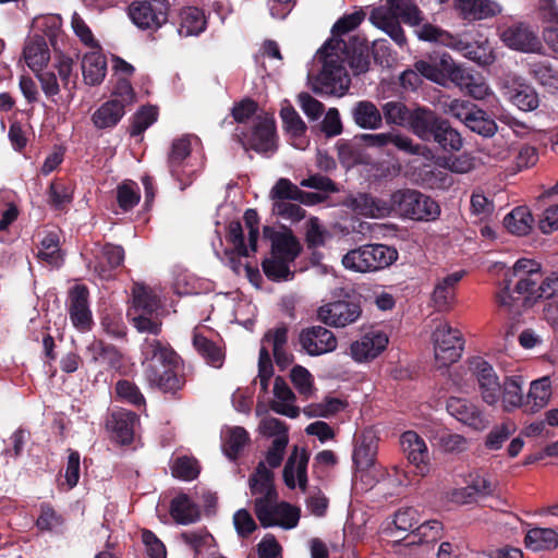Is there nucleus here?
I'll use <instances>...</instances> for the list:
<instances>
[{
	"label": "nucleus",
	"instance_id": "f257e3e1",
	"mask_svg": "<svg viewBox=\"0 0 558 558\" xmlns=\"http://www.w3.org/2000/svg\"><path fill=\"white\" fill-rule=\"evenodd\" d=\"M469 368L484 403L489 407L499 405L506 413L522 409L524 401L522 376L510 375L500 381L493 365L481 356L470 359Z\"/></svg>",
	"mask_w": 558,
	"mask_h": 558
},
{
	"label": "nucleus",
	"instance_id": "f03ea898",
	"mask_svg": "<svg viewBox=\"0 0 558 558\" xmlns=\"http://www.w3.org/2000/svg\"><path fill=\"white\" fill-rule=\"evenodd\" d=\"M345 57V41L341 38H331L319 49L317 59L323 66L316 78V92L336 96L345 94L350 86Z\"/></svg>",
	"mask_w": 558,
	"mask_h": 558
},
{
	"label": "nucleus",
	"instance_id": "7ed1b4c3",
	"mask_svg": "<svg viewBox=\"0 0 558 558\" xmlns=\"http://www.w3.org/2000/svg\"><path fill=\"white\" fill-rule=\"evenodd\" d=\"M399 19L410 26H420L424 21L423 13L411 0H387L386 5L375 8L369 16L374 26L383 29L397 45L403 46L407 39Z\"/></svg>",
	"mask_w": 558,
	"mask_h": 558
},
{
	"label": "nucleus",
	"instance_id": "20e7f679",
	"mask_svg": "<svg viewBox=\"0 0 558 558\" xmlns=\"http://www.w3.org/2000/svg\"><path fill=\"white\" fill-rule=\"evenodd\" d=\"M415 33L421 40L449 47L480 65H489L495 61V54L488 40L471 44L429 23L420 26Z\"/></svg>",
	"mask_w": 558,
	"mask_h": 558
},
{
	"label": "nucleus",
	"instance_id": "39448f33",
	"mask_svg": "<svg viewBox=\"0 0 558 558\" xmlns=\"http://www.w3.org/2000/svg\"><path fill=\"white\" fill-rule=\"evenodd\" d=\"M398 258L396 248L385 244H364L350 250L342 256L345 269L365 274L384 269Z\"/></svg>",
	"mask_w": 558,
	"mask_h": 558
},
{
	"label": "nucleus",
	"instance_id": "423d86ee",
	"mask_svg": "<svg viewBox=\"0 0 558 558\" xmlns=\"http://www.w3.org/2000/svg\"><path fill=\"white\" fill-rule=\"evenodd\" d=\"M135 101L131 83L120 78L110 99L101 104L92 114L90 120L97 130H110L118 125L125 114L126 107Z\"/></svg>",
	"mask_w": 558,
	"mask_h": 558
},
{
	"label": "nucleus",
	"instance_id": "0eeeda50",
	"mask_svg": "<svg viewBox=\"0 0 558 558\" xmlns=\"http://www.w3.org/2000/svg\"><path fill=\"white\" fill-rule=\"evenodd\" d=\"M393 211L413 220H435L440 208L429 196L416 190H398L392 193Z\"/></svg>",
	"mask_w": 558,
	"mask_h": 558
},
{
	"label": "nucleus",
	"instance_id": "6e6552de",
	"mask_svg": "<svg viewBox=\"0 0 558 558\" xmlns=\"http://www.w3.org/2000/svg\"><path fill=\"white\" fill-rule=\"evenodd\" d=\"M434 356L438 368H445L459 361L464 340L459 329L448 323H440L433 332Z\"/></svg>",
	"mask_w": 558,
	"mask_h": 558
},
{
	"label": "nucleus",
	"instance_id": "1a4fd4ad",
	"mask_svg": "<svg viewBox=\"0 0 558 558\" xmlns=\"http://www.w3.org/2000/svg\"><path fill=\"white\" fill-rule=\"evenodd\" d=\"M168 0H134L129 5V16L142 29H158L168 20Z\"/></svg>",
	"mask_w": 558,
	"mask_h": 558
},
{
	"label": "nucleus",
	"instance_id": "9d476101",
	"mask_svg": "<svg viewBox=\"0 0 558 558\" xmlns=\"http://www.w3.org/2000/svg\"><path fill=\"white\" fill-rule=\"evenodd\" d=\"M500 39L506 47L523 53H539L543 44L537 29L529 23L517 22L500 32Z\"/></svg>",
	"mask_w": 558,
	"mask_h": 558
},
{
	"label": "nucleus",
	"instance_id": "9b49d317",
	"mask_svg": "<svg viewBox=\"0 0 558 558\" xmlns=\"http://www.w3.org/2000/svg\"><path fill=\"white\" fill-rule=\"evenodd\" d=\"M362 142L372 148H385L393 145L400 151L412 156H422L428 158L432 154L430 149L424 145L415 144L413 140L398 131L384 133H365L361 135Z\"/></svg>",
	"mask_w": 558,
	"mask_h": 558
},
{
	"label": "nucleus",
	"instance_id": "f8f14e48",
	"mask_svg": "<svg viewBox=\"0 0 558 558\" xmlns=\"http://www.w3.org/2000/svg\"><path fill=\"white\" fill-rule=\"evenodd\" d=\"M256 517L264 527L280 526L286 530L293 529L300 520V510L288 502L271 500L264 506L258 502Z\"/></svg>",
	"mask_w": 558,
	"mask_h": 558
},
{
	"label": "nucleus",
	"instance_id": "ddd939ff",
	"mask_svg": "<svg viewBox=\"0 0 558 558\" xmlns=\"http://www.w3.org/2000/svg\"><path fill=\"white\" fill-rule=\"evenodd\" d=\"M446 409L452 417L473 430H484L489 425L488 416L471 399L450 397L447 400Z\"/></svg>",
	"mask_w": 558,
	"mask_h": 558
},
{
	"label": "nucleus",
	"instance_id": "4468645a",
	"mask_svg": "<svg viewBox=\"0 0 558 558\" xmlns=\"http://www.w3.org/2000/svg\"><path fill=\"white\" fill-rule=\"evenodd\" d=\"M317 315L325 325L343 328L355 323L361 317L362 308L355 302L336 301L320 306Z\"/></svg>",
	"mask_w": 558,
	"mask_h": 558
},
{
	"label": "nucleus",
	"instance_id": "2eb2a0df",
	"mask_svg": "<svg viewBox=\"0 0 558 558\" xmlns=\"http://www.w3.org/2000/svg\"><path fill=\"white\" fill-rule=\"evenodd\" d=\"M88 298V289L83 284H76L69 291L68 312L70 320L82 332L89 331L94 324Z\"/></svg>",
	"mask_w": 558,
	"mask_h": 558
},
{
	"label": "nucleus",
	"instance_id": "dca6fc26",
	"mask_svg": "<svg viewBox=\"0 0 558 558\" xmlns=\"http://www.w3.org/2000/svg\"><path fill=\"white\" fill-rule=\"evenodd\" d=\"M378 449V438L372 430L363 432L356 439L355 447L353 450V462L357 470L365 472L363 476L376 473L381 477L385 475V470H377L375 466V457Z\"/></svg>",
	"mask_w": 558,
	"mask_h": 558
},
{
	"label": "nucleus",
	"instance_id": "f3484780",
	"mask_svg": "<svg viewBox=\"0 0 558 558\" xmlns=\"http://www.w3.org/2000/svg\"><path fill=\"white\" fill-rule=\"evenodd\" d=\"M302 349L310 355L317 356L337 349V338L332 331L323 326H313L300 332Z\"/></svg>",
	"mask_w": 558,
	"mask_h": 558
},
{
	"label": "nucleus",
	"instance_id": "a211bd4d",
	"mask_svg": "<svg viewBox=\"0 0 558 558\" xmlns=\"http://www.w3.org/2000/svg\"><path fill=\"white\" fill-rule=\"evenodd\" d=\"M345 205L354 213L371 218H384L393 211L392 194L388 199H384L371 194L359 193L349 197Z\"/></svg>",
	"mask_w": 558,
	"mask_h": 558
},
{
	"label": "nucleus",
	"instance_id": "6ab92c4d",
	"mask_svg": "<svg viewBox=\"0 0 558 558\" xmlns=\"http://www.w3.org/2000/svg\"><path fill=\"white\" fill-rule=\"evenodd\" d=\"M308 459L305 449L294 447L283 468V481L289 488L294 489L298 486L303 493L306 492Z\"/></svg>",
	"mask_w": 558,
	"mask_h": 558
},
{
	"label": "nucleus",
	"instance_id": "aec40b11",
	"mask_svg": "<svg viewBox=\"0 0 558 558\" xmlns=\"http://www.w3.org/2000/svg\"><path fill=\"white\" fill-rule=\"evenodd\" d=\"M387 344L388 336L379 329H372L351 344L350 354L356 362H366L377 357Z\"/></svg>",
	"mask_w": 558,
	"mask_h": 558
},
{
	"label": "nucleus",
	"instance_id": "412c9836",
	"mask_svg": "<svg viewBox=\"0 0 558 558\" xmlns=\"http://www.w3.org/2000/svg\"><path fill=\"white\" fill-rule=\"evenodd\" d=\"M143 368H148L151 375L155 374L157 365L178 360L175 352L167 342L157 338L147 337L141 345Z\"/></svg>",
	"mask_w": 558,
	"mask_h": 558
},
{
	"label": "nucleus",
	"instance_id": "4be33fe9",
	"mask_svg": "<svg viewBox=\"0 0 558 558\" xmlns=\"http://www.w3.org/2000/svg\"><path fill=\"white\" fill-rule=\"evenodd\" d=\"M251 495L255 496L254 511L258 509V502L266 506L267 502L277 499V492L274 486V474L264 462H259L254 474L248 480Z\"/></svg>",
	"mask_w": 558,
	"mask_h": 558
},
{
	"label": "nucleus",
	"instance_id": "5701e85b",
	"mask_svg": "<svg viewBox=\"0 0 558 558\" xmlns=\"http://www.w3.org/2000/svg\"><path fill=\"white\" fill-rule=\"evenodd\" d=\"M123 260L124 250L122 246L113 244L97 245L95 259L89 262V267H93L101 279L108 280L112 277L113 270L122 265Z\"/></svg>",
	"mask_w": 558,
	"mask_h": 558
},
{
	"label": "nucleus",
	"instance_id": "b1692460",
	"mask_svg": "<svg viewBox=\"0 0 558 558\" xmlns=\"http://www.w3.org/2000/svg\"><path fill=\"white\" fill-rule=\"evenodd\" d=\"M464 277V271H456L438 277L432 293V301L438 312H447L456 300L457 286Z\"/></svg>",
	"mask_w": 558,
	"mask_h": 558
},
{
	"label": "nucleus",
	"instance_id": "393cba45",
	"mask_svg": "<svg viewBox=\"0 0 558 558\" xmlns=\"http://www.w3.org/2000/svg\"><path fill=\"white\" fill-rule=\"evenodd\" d=\"M138 417L128 410L113 411L107 418L106 427L116 441L126 445L134 438V428Z\"/></svg>",
	"mask_w": 558,
	"mask_h": 558
},
{
	"label": "nucleus",
	"instance_id": "a878e982",
	"mask_svg": "<svg viewBox=\"0 0 558 558\" xmlns=\"http://www.w3.org/2000/svg\"><path fill=\"white\" fill-rule=\"evenodd\" d=\"M248 146L257 153H269L276 149V128L272 117H258L254 123Z\"/></svg>",
	"mask_w": 558,
	"mask_h": 558
},
{
	"label": "nucleus",
	"instance_id": "bb28decb",
	"mask_svg": "<svg viewBox=\"0 0 558 558\" xmlns=\"http://www.w3.org/2000/svg\"><path fill=\"white\" fill-rule=\"evenodd\" d=\"M178 360L157 365L155 374L151 375L148 368L144 369V376L147 383L160 389L161 391H177L183 385L182 378L178 375Z\"/></svg>",
	"mask_w": 558,
	"mask_h": 558
},
{
	"label": "nucleus",
	"instance_id": "cd10ccee",
	"mask_svg": "<svg viewBox=\"0 0 558 558\" xmlns=\"http://www.w3.org/2000/svg\"><path fill=\"white\" fill-rule=\"evenodd\" d=\"M403 453L410 463L424 471L429 461V451L425 440L414 430H407L400 437Z\"/></svg>",
	"mask_w": 558,
	"mask_h": 558
},
{
	"label": "nucleus",
	"instance_id": "c85d7f7f",
	"mask_svg": "<svg viewBox=\"0 0 558 558\" xmlns=\"http://www.w3.org/2000/svg\"><path fill=\"white\" fill-rule=\"evenodd\" d=\"M553 389L549 376L532 380L526 396L524 395L522 408L527 413H536L549 403Z\"/></svg>",
	"mask_w": 558,
	"mask_h": 558
},
{
	"label": "nucleus",
	"instance_id": "c756f323",
	"mask_svg": "<svg viewBox=\"0 0 558 558\" xmlns=\"http://www.w3.org/2000/svg\"><path fill=\"white\" fill-rule=\"evenodd\" d=\"M442 119L425 107H416L412 110L407 128H409L422 141H430L433 133Z\"/></svg>",
	"mask_w": 558,
	"mask_h": 558
},
{
	"label": "nucleus",
	"instance_id": "7c9ffc66",
	"mask_svg": "<svg viewBox=\"0 0 558 558\" xmlns=\"http://www.w3.org/2000/svg\"><path fill=\"white\" fill-rule=\"evenodd\" d=\"M23 57L34 73L43 71L50 60V51L45 37L39 35L28 37L23 49Z\"/></svg>",
	"mask_w": 558,
	"mask_h": 558
},
{
	"label": "nucleus",
	"instance_id": "2f4dec72",
	"mask_svg": "<svg viewBox=\"0 0 558 558\" xmlns=\"http://www.w3.org/2000/svg\"><path fill=\"white\" fill-rule=\"evenodd\" d=\"M456 8L463 19L480 21L500 13L501 8L492 0H456Z\"/></svg>",
	"mask_w": 558,
	"mask_h": 558
},
{
	"label": "nucleus",
	"instance_id": "473e14b6",
	"mask_svg": "<svg viewBox=\"0 0 558 558\" xmlns=\"http://www.w3.org/2000/svg\"><path fill=\"white\" fill-rule=\"evenodd\" d=\"M354 123L363 130H377L383 125V116L376 105L369 100H360L351 108Z\"/></svg>",
	"mask_w": 558,
	"mask_h": 558
},
{
	"label": "nucleus",
	"instance_id": "72a5a7b5",
	"mask_svg": "<svg viewBox=\"0 0 558 558\" xmlns=\"http://www.w3.org/2000/svg\"><path fill=\"white\" fill-rule=\"evenodd\" d=\"M274 395L276 400L271 403V410L278 414L286 415L290 418L299 416V408L293 405L295 396L284 379L277 377L274 385Z\"/></svg>",
	"mask_w": 558,
	"mask_h": 558
},
{
	"label": "nucleus",
	"instance_id": "f704fd0d",
	"mask_svg": "<svg viewBox=\"0 0 558 558\" xmlns=\"http://www.w3.org/2000/svg\"><path fill=\"white\" fill-rule=\"evenodd\" d=\"M82 72L87 85H99L107 72L106 57L99 50L85 53L82 59Z\"/></svg>",
	"mask_w": 558,
	"mask_h": 558
},
{
	"label": "nucleus",
	"instance_id": "c9c22d12",
	"mask_svg": "<svg viewBox=\"0 0 558 558\" xmlns=\"http://www.w3.org/2000/svg\"><path fill=\"white\" fill-rule=\"evenodd\" d=\"M508 99L522 111H533L539 106V97L536 89L526 83H518L508 88Z\"/></svg>",
	"mask_w": 558,
	"mask_h": 558
},
{
	"label": "nucleus",
	"instance_id": "e433bc0d",
	"mask_svg": "<svg viewBox=\"0 0 558 558\" xmlns=\"http://www.w3.org/2000/svg\"><path fill=\"white\" fill-rule=\"evenodd\" d=\"M170 514L177 523L191 524L196 522L199 517V508L185 494H180L172 499Z\"/></svg>",
	"mask_w": 558,
	"mask_h": 558
},
{
	"label": "nucleus",
	"instance_id": "4c0bfd02",
	"mask_svg": "<svg viewBox=\"0 0 558 558\" xmlns=\"http://www.w3.org/2000/svg\"><path fill=\"white\" fill-rule=\"evenodd\" d=\"M530 76L545 87L558 88V68L548 59L532 60L527 63Z\"/></svg>",
	"mask_w": 558,
	"mask_h": 558
},
{
	"label": "nucleus",
	"instance_id": "58836bf2",
	"mask_svg": "<svg viewBox=\"0 0 558 558\" xmlns=\"http://www.w3.org/2000/svg\"><path fill=\"white\" fill-rule=\"evenodd\" d=\"M432 140L446 153L459 151L463 147L461 134L444 119L435 129Z\"/></svg>",
	"mask_w": 558,
	"mask_h": 558
},
{
	"label": "nucleus",
	"instance_id": "ea45409f",
	"mask_svg": "<svg viewBox=\"0 0 558 558\" xmlns=\"http://www.w3.org/2000/svg\"><path fill=\"white\" fill-rule=\"evenodd\" d=\"M284 130L293 138V145L296 148H304L305 140L303 135L306 131V125L300 114L291 106H286L280 111Z\"/></svg>",
	"mask_w": 558,
	"mask_h": 558
},
{
	"label": "nucleus",
	"instance_id": "a19ab883",
	"mask_svg": "<svg viewBox=\"0 0 558 558\" xmlns=\"http://www.w3.org/2000/svg\"><path fill=\"white\" fill-rule=\"evenodd\" d=\"M191 154V142L189 137L183 136L172 142L170 153L168 155V167L171 175L177 180H181L180 169L185 166V160Z\"/></svg>",
	"mask_w": 558,
	"mask_h": 558
},
{
	"label": "nucleus",
	"instance_id": "79ce46f5",
	"mask_svg": "<svg viewBox=\"0 0 558 558\" xmlns=\"http://www.w3.org/2000/svg\"><path fill=\"white\" fill-rule=\"evenodd\" d=\"M300 244L290 232H277L271 239V254L294 262L300 253Z\"/></svg>",
	"mask_w": 558,
	"mask_h": 558
},
{
	"label": "nucleus",
	"instance_id": "37998d69",
	"mask_svg": "<svg viewBox=\"0 0 558 558\" xmlns=\"http://www.w3.org/2000/svg\"><path fill=\"white\" fill-rule=\"evenodd\" d=\"M193 345L198 354L207 362V364L219 368L223 364L225 353L221 348L206 337L194 333Z\"/></svg>",
	"mask_w": 558,
	"mask_h": 558
},
{
	"label": "nucleus",
	"instance_id": "c03bdc74",
	"mask_svg": "<svg viewBox=\"0 0 558 558\" xmlns=\"http://www.w3.org/2000/svg\"><path fill=\"white\" fill-rule=\"evenodd\" d=\"M527 548L539 551L558 546V533L553 529L534 527L525 536Z\"/></svg>",
	"mask_w": 558,
	"mask_h": 558
},
{
	"label": "nucleus",
	"instance_id": "a18cd8bd",
	"mask_svg": "<svg viewBox=\"0 0 558 558\" xmlns=\"http://www.w3.org/2000/svg\"><path fill=\"white\" fill-rule=\"evenodd\" d=\"M504 223L509 232L526 235L532 229L533 217L526 207L520 206L505 217Z\"/></svg>",
	"mask_w": 558,
	"mask_h": 558
},
{
	"label": "nucleus",
	"instance_id": "49530a36",
	"mask_svg": "<svg viewBox=\"0 0 558 558\" xmlns=\"http://www.w3.org/2000/svg\"><path fill=\"white\" fill-rule=\"evenodd\" d=\"M206 20L202 10L190 7L181 12L180 33L185 36L198 35L205 29Z\"/></svg>",
	"mask_w": 558,
	"mask_h": 558
},
{
	"label": "nucleus",
	"instance_id": "de8ad7c7",
	"mask_svg": "<svg viewBox=\"0 0 558 558\" xmlns=\"http://www.w3.org/2000/svg\"><path fill=\"white\" fill-rule=\"evenodd\" d=\"M291 260H286L271 254V257L263 262V270L268 279L272 281H288L294 276L290 270Z\"/></svg>",
	"mask_w": 558,
	"mask_h": 558
},
{
	"label": "nucleus",
	"instance_id": "09e8293b",
	"mask_svg": "<svg viewBox=\"0 0 558 558\" xmlns=\"http://www.w3.org/2000/svg\"><path fill=\"white\" fill-rule=\"evenodd\" d=\"M345 63L350 65L354 74H361L368 70V47L363 41L359 43V45H354L352 49L345 44Z\"/></svg>",
	"mask_w": 558,
	"mask_h": 558
},
{
	"label": "nucleus",
	"instance_id": "8fccbe9b",
	"mask_svg": "<svg viewBox=\"0 0 558 558\" xmlns=\"http://www.w3.org/2000/svg\"><path fill=\"white\" fill-rule=\"evenodd\" d=\"M468 483L477 499L494 496L498 487V482L483 472L471 473Z\"/></svg>",
	"mask_w": 558,
	"mask_h": 558
},
{
	"label": "nucleus",
	"instance_id": "3c124183",
	"mask_svg": "<svg viewBox=\"0 0 558 558\" xmlns=\"http://www.w3.org/2000/svg\"><path fill=\"white\" fill-rule=\"evenodd\" d=\"M383 117L388 124L398 126H407L411 117L412 110L409 109L402 101H388L383 108Z\"/></svg>",
	"mask_w": 558,
	"mask_h": 558
},
{
	"label": "nucleus",
	"instance_id": "603ef678",
	"mask_svg": "<svg viewBox=\"0 0 558 558\" xmlns=\"http://www.w3.org/2000/svg\"><path fill=\"white\" fill-rule=\"evenodd\" d=\"M465 126L484 137H492L497 132L496 122L490 119L484 110L478 108L474 110V113L469 119Z\"/></svg>",
	"mask_w": 558,
	"mask_h": 558
},
{
	"label": "nucleus",
	"instance_id": "864d4df0",
	"mask_svg": "<svg viewBox=\"0 0 558 558\" xmlns=\"http://www.w3.org/2000/svg\"><path fill=\"white\" fill-rule=\"evenodd\" d=\"M250 437L243 427H233L228 430L225 436L223 449L230 459H235L239 452L247 444Z\"/></svg>",
	"mask_w": 558,
	"mask_h": 558
},
{
	"label": "nucleus",
	"instance_id": "5fc2aeb1",
	"mask_svg": "<svg viewBox=\"0 0 558 558\" xmlns=\"http://www.w3.org/2000/svg\"><path fill=\"white\" fill-rule=\"evenodd\" d=\"M41 247L37 254L38 258L48 265L58 267L62 259L59 250V238L54 233L47 234L40 243Z\"/></svg>",
	"mask_w": 558,
	"mask_h": 558
},
{
	"label": "nucleus",
	"instance_id": "6e6d98bb",
	"mask_svg": "<svg viewBox=\"0 0 558 558\" xmlns=\"http://www.w3.org/2000/svg\"><path fill=\"white\" fill-rule=\"evenodd\" d=\"M133 304L136 312L149 313V315L158 308L157 298L142 284H135L133 289Z\"/></svg>",
	"mask_w": 558,
	"mask_h": 558
},
{
	"label": "nucleus",
	"instance_id": "4d7b16f0",
	"mask_svg": "<svg viewBox=\"0 0 558 558\" xmlns=\"http://www.w3.org/2000/svg\"><path fill=\"white\" fill-rule=\"evenodd\" d=\"M180 538L186 544L196 555L210 546L213 536L204 529L191 530L181 533Z\"/></svg>",
	"mask_w": 558,
	"mask_h": 558
},
{
	"label": "nucleus",
	"instance_id": "13d9d810",
	"mask_svg": "<svg viewBox=\"0 0 558 558\" xmlns=\"http://www.w3.org/2000/svg\"><path fill=\"white\" fill-rule=\"evenodd\" d=\"M442 525L437 520H429L421 525H417L413 530V541H411V544L414 543H430L435 542L441 536Z\"/></svg>",
	"mask_w": 558,
	"mask_h": 558
},
{
	"label": "nucleus",
	"instance_id": "bf43d9fd",
	"mask_svg": "<svg viewBox=\"0 0 558 558\" xmlns=\"http://www.w3.org/2000/svg\"><path fill=\"white\" fill-rule=\"evenodd\" d=\"M172 474L183 481H192L199 474L198 462L194 458L180 457L173 463Z\"/></svg>",
	"mask_w": 558,
	"mask_h": 558
},
{
	"label": "nucleus",
	"instance_id": "052dcab7",
	"mask_svg": "<svg viewBox=\"0 0 558 558\" xmlns=\"http://www.w3.org/2000/svg\"><path fill=\"white\" fill-rule=\"evenodd\" d=\"M157 120V110L154 107H144L138 110L132 120L130 134L132 136L141 135Z\"/></svg>",
	"mask_w": 558,
	"mask_h": 558
},
{
	"label": "nucleus",
	"instance_id": "680f3d73",
	"mask_svg": "<svg viewBox=\"0 0 558 558\" xmlns=\"http://www.w3.org/2000/svg\"><path fill=\"white\" fill-rule=\"evenodd\" d=\"M438 445L446 453H462L469 448V440L460 435L452 433H445L438 437Z\"/></svg>",
	"mask_w": 558,
	"mask_h": 558
},
{
	"label": "nucleus",
	"instance_id": "e2e57ef3",
	"mask_svg": "<svg viewBox=\"0 0 558 558\" xmlns=\"http://www.w3.org/2000/svg\"><path fill=\"white\" fill-rule=\"evenodd\" d=\"M117 199L123 210H130L140 202V193L136 183L125 182L118 186Z\"/></svg>",
	"mask_w": 558,
	"mask_h": 558
},
{
	"label": "nucleus",
	"instance_id": "0e129e2a",
	"mask_svg": "<svg viewBox=\"0 0 558 558\" xmlns=\"http://www.w3.org/2000/svg\"><path fill=\"white\" fill-rule=\"evenodd\" d=\"M513 432L514 428L510 423L495 426L486 436L485 447L489 450H499Z\"/></svg>",
	"mask_w": 558,
	"mask_h": 558
},
{
	"label": "nucleus",
	"instance_id": "69168bd1",
	"mask_svg": "<svg viewBox=\"0 0 558 558\" xmlns=\"http://www.w3.org/2000/svg\"><path fill=\"white\" fill-rule=\"evenodd\" d=\"M418 522L417 511L411 507L399 509L393 515V526L396 531L413 533L414 526Z\"/></svg>",
	"mask_w": 558,
	"mask_h": 558
},
{
	"label": "nucleus",
	"instance_id": "338daca9",
	"mask_svg": "<svg viewBox=\"0 0 558 558\" xmlns=\"http://www.w3.org/2000/svg\"><path fill=\"white\" fill-rule=\"evenodd\" d=\"M116 392L119 398L131 404L142 405L145 403V398L137 386L129 380H119L116 385Z\"/></svg>",
	"mask_w": 558,
	"mask_h": 558
},
{
	"label": "nucleus",
	"instance_id": "774afa93",
	"mask_svg": "<svg viewBox=\"0 0 558 558\" xmlns=\"http://www.w3.org/2000/svg\"><path fill=\"white\" fill-rule=\"evenodd\" d=\"M299 190L290 180L281 178L271 189L270 196L275 202L296 201Z\"/></svg>",
	"mask_w": 558,
	"mask_h": 558
}]
</instances>
